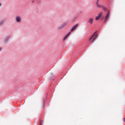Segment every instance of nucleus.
Returning <instances> with one entry per match:
<instances>
[{"label": "nucleus", "instance_id": "nucleus-5", "mask_svg": "<svg viewBox=\"0 0 125 125\" xmlns=\"http://www.w3.org/2000/svg\"><path fill=\"white\" fill-rule=\"evenodd\" d=\"M99 1H100V0H97L96 1V6L97 7L100 8L102 7V5L99 4Z\"/></svg>", "mask_w": 125, "mask_h": 125}, {"label": "nucleus", "instance_id": "nucleus-16", "mask_svg": "<svg viewBox=\"0 0 125 125\" xmlns=\"http://www.w3.org/2000/svg\"><path fill=\"white\" fill-rule=\"evenodd\" d=\"M1 6V3H0V7Z\"/></svg>", "mask_w": 125, "mask_h": 125}, {"label": "nucleus", "instance_id": "nucleus-3", "mask_svg": "<svg viewBox=\"0 0 125 125\" xmlns=\"http://www.w3.org/2000/svg\"><path fill=\"white\" fill-rule=\"evenodd\" d=\"M11 37L10 35H8L5 37L4 39V42L5 43H8V42H9V39H10Z\"/></svg>", "mask_w": 125, "mask_h": 125}, {"label": "nucleus", "instance_id": "nucleus-4", "mask_svg": "<svg viewBox=\"0 0 125 125\" xmlns=\"http://www.w3.org/2000/svg\"><path fill=\"white\" fill-rule=\"evenodd\" d=\"M102 15H103V12L100 13L97 17H96V20H99V19L102 17Z\"/></svg>", "mask_w": 125, "mask_h": 125}, {"label": "nucleus", "instance_id": "nucleus-20", "mask_svg": "<svg viewBox=\"0 0 125 125\" xmlns=\"http://www.w3.org/2000/svg\"><path fill=\"white\" fill-rule=\"evenodd\" d=\"M52 74H53V73H51V74H52Z\"/></svg>", "mask_w": 125, "mask_h": 125}, {"label": "nucleus", "instance_id": "nucleus-6", "mask_svg": "<svg viewBox=\"0 0 125 125\" xmlns=\"http://www.w3.org/2000/svg\"><path fill=\"white\" fill-rule=\"evenodd\" d=\"M79 26V24L77 23L75 25H74L72 29H71V32H73L74 30H76L77 28Z\"/></svg>", "mask_w": 125, "mask_h": 125}, {"label": "nucleus", "instance_id": "nucleus-2", "mask_svg": "<svg viewBox=\"0 0 125 125\" xmlns=\"http://www.w3.org/2000/svg\"><path fill=\"white\" fill-rule=\"evenodd\" d=\"M96 32H95L89 39V42H92V44L94 42H95V40H96Z\"/></svg>", "mask_w": 125, "mask_h": 125}, {"label": "nucleus", "instance_id": "nucleus-8", "mask_svg": "<svg viewBox=\"0 0 125 125\" xmlns=\"http://www.w3.org/2000/svg\"><path fill=\"white\" fill-rule=\"evenodd\" d=\"M16 21L17 22H21V17L18 16L16 18Z\"/></svg>", "mask_w": 125, "mask_h": 125}, {"label": "nucleus", "instance_id": "nucleus-15", "mask_svg": "<svg viewBox=\"0 0 125 125\" xmlns=\"http://www.w3.org/2000/svg\"><path fill=\"white\" fill-rule=\"evenodd\" d=\"M124 123L125 122V118H124Z\"/></svg>", "mask_w": 125, "mask_h": 125}, {"label": "nucleus", "instance_id": "nucleus-17", "mask_svg": "<svg viewBox=\"0 0 125 125\" xmlns=\"http://www.w3.org/2000/svg\"><path fill=\"white\" fill-rule=\"evenodd\" d=\"M102 19H104V17H102Z\"/></svg>", "mask_w": 125, "mask_h": 125}, {"label": "nucleus", "instance_id": "nucleus-10", "mask_svg": "<svg viewBox=\"0 0 125 125\" xmlns=\"http://www.w3.org/2000/svg\"><path fill=\"white\" fill-rule=\"evenodd\" d=\"M88 23H90L91 24H93V19L91 18H89Z\"/></svg>", "mask_w": 125, "mask_h": 125}, {"label": "nucleus", "instance_id": "nucleus-13", "mask_svg": "<svg viewBox=\"0 0 125 125\" xmlns=\"http://www.w3.org/2000/svg\"><path fill=\"white\" fill-rule=\"evenodd\" d=\"M50 80H52V81H54V79H52V78H50Z\"/></svg>", "mask_w": 125, "mask_h": 125}, {"label": "nucleus", "instance_id": "nucleus-18", "mask_svg": "<svg viewBox=\"0 0 125 125\" xmlns=\"http://www.w3.org/2000/svg\"><path fill=\"white\" fill-rule=\"evenodd\" d=\"M40 125H42V123H40Z\"/></svg>", "mask_w": 125, "mask_h": 125}, {"label": "nucleus", "instance_id": "nucleus-19", "mask_svg": "<svg viewBox=\"0 0 125 125\" xmlns=\"http://www.w3.org/2000/svg\"><path fill=\"white\" fill-rule=\"evenodd\" d=\"M34 1H32V3H34Z\"/></svg>", "mask_w": 125, "mask_h": 125}, {"label": "nucleus", "instance_id": "nucleus-11", "mask_svg": "<svg viewBox=\"0 0 125 125\" xmlns=\"http://www.w3.org/2000/svg\"><path fill=\"white\" fill-rule=\"evenodd\" d=\"M5 22V21L4 20H2L0 21V26H2L3 25V23Z\"/></svg>", "mask_w": 125, "mask_h": 125}, {"label": "nucleus", "instance_id": "nucleus-9", "mask_svg": "<svg viewBox=\"0 0 125 125\" xmlns=\"http://www.w3.org/2000/svg\"><path fill=\"white\" fill-rule=\"evenodd\" d=\"M71 34V32H69L67 34V35L64 37L63 41H66V39L70 36V34Z\"/></svg>", "mask_w": 125, "mask_h": 125}, {"label": "nucleus", "instance_id": "nucleus-14", "mask_svg": "<svg viewBox=\"0 0 125 125\" xmlns=\"http://www.w3.org/2000/svg\"><path fill=\"white\" fill-rule=\"evenodd\" d=\"M2 50V49L1 48V47H0V51H1Z\"/></svg>", "mask_w": 125, "mask_h": 125}, {"label": "nucleus", "instance_id": "nucleus-1", "mask_svg": "<svg viewBox=\"0 0 125 125\" xmlns=\"http://www.w3.org/2000/svg\"><path fill=\"white\" fill-rule=\"evenodd\" d=\"M102 7L103 9V10H104V11H106V10H107V13L106 15L104 21V23H107V22L108 21V20H109V18H110V10H108V8H107V7L104 5H102Z\"/></svg>", "mask_w": 125, "mask_h": 125}, {"label": "nucleus", "instance_id": "nucleus-12", "mask_svg": "<svg viewBox=\"0 0 125 125\" xmlns=\"http://www.w3.org/2000/svg\"><path fill=\"white\" fill-rule=\"evenodd\" d=\"M45 101H46V100L44 99L43 101V108H44L45 107Z\"/></svg>", "mask_w": 125, "mask_h": 125}, {"label": "nucleus", "instance_id": "nucleus-7", "mask_svg": "<svg viewBox=\"0 0 125 125\" xmlns=\"http://www.w3.org/2000/svg\"><path fill=\"white\" fill-rule=\"evenodd\" d=\"M67 25V23H63L59 27V29H63L64 27Z\"/></svg>", "mask_w": 125, "mask_h": 125}]
</instances>
